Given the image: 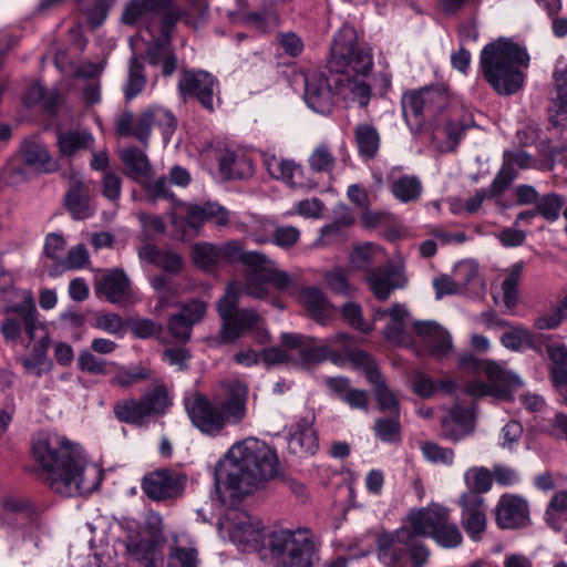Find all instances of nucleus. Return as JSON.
<instances>
[{
	"mask_svg": "<svg viewBox=\"0 0 567 567\" xmlns=\"http://www.w3.org/2000/svg\"><path fill=\"white\" fill-rule=\"evenodd\" d=\"M31 454L50 489L63 497L90 494L101 483V472L87 465L81 446L62 434H37Z\"/></svg>",
	"mask_w": 567,
	"mask_h": 567,
	"instance_id": "nucleus-1",
	"label": "nucleus"
},
{
	"mask_svg": "<svg viewBox=\"0 0 567 567\" xmlns=\"http://www.w3.org/2000/svg\"><path fill=\"white\" fill-rule=\"evenodd\" d=\"M278 456L265 442L234 444L215 470V487L224 505H233L278 474Z\"/></svg>",
	"mask_w": 567,
	"mask_h": 567,
	"instance_id": "nucleus-2",
	"label": "nucleus"
},
{
	"mask_svg": "<svg viewBox=\"0 0 567 567\" xmlns=\"http://www.w3.org/2000/svg\"><path fill=\"white\" fill-rule=\"evenodd\" d=\"M248 384L239 379L219 382L213 399L195 392L184 400L194 426L207 435H218L227 426L240 424L247 416Z\"/></svg>",
	"mask_w": 567,
	"mask_h": 567,
	"instance_id": "nucleus-3",
	"label": "nucleus"
},
{
	"mask_svg": "<svg viewBox=\"0 0 567 567\" xmlns=\"http://www.w3.org/2000/svg\"><path fill=\"white\" fill-rule=\"evenodd\" d=\"M373 66L369 49L357 45V34L351 27L341 28L333 37L328 60L329 72L338 74L334 79L336 93L343 99L367 106L371 99V87L361 79L351 76L350 71L368 75Z\"/></svg>",
	"mask_w": 567,
	"mask_h": 567,
	"instance_id": "nucleus-4",
	"label": "nucleus"
},
{
	"mask_svg": "<svg viewBox=\"0 0 567 567\" xmlns=\"http://www.w3.org/2000/svg\"><path fill=\"white\" fill-rule=\"evenodd\" d=\"M403 117L406 124L415 131L424 127L442 126L453 144H456L468 123L461 122L458 111L451 109L447 89L443 85H430L420 90L405 92L401 97ZM455 145L450 147L454 150Z\"/></svg>",
	"mask_w": 567,
	"mask_h": 567,
	"instance_id": "nucleus-5",
	"label": "nucleus"
},
{
	"mask_svg": "<svg viewBox=\"0 0 567 567\" xmlns=\"http://www.w3.org/2000/svg\"><path fill=\"white\" fill-rule=\"evenodd\" d=\"M220 261L240 262L247 270L244 291L254 298L265 299L270 295L271 285L280 292L295 287V277L279 269L276 261L260 251L245 250L239 240H229L218 246Z\"/></svg>",
	"mask_w": 567,
	"mask_h": 567,
	"instance_id": "nucleus-6",
	"label": "nucleus"
},
{
	"mask_svg": "<svg viewBox=\"0 0 567 567\" xmlns=\"http://www.w3.org/2000/svg\"><path fill=\"white\" fill-rule=\"evenodd\" d=\"M528 62L526 50L506 39L486 44L480 60L484 79L499 95H512L520 90L524 83L520 69Z\"/></svg>",
	"mask_w": 567,
	"mask_h": 567,
	"instance_id": "nucleus-7",
	"label": "nucleus"
},
{
	"mask_svg": "<svg viewBox=\"0 0 567 567\" xmlns=\"http://www.w3.org/2000/svg\"><path fill=\"white\" fill-rule=\"evenodd\" d=\"M284 344L300 349V355L306 363L331 360L337 365L350 362L354 368H361L365 372L378 370L372 358L364 351L353 348L354 337L346 332H338L317 344L316 339L298 333H284Z\"/></svg>",
	"mask_w": 567,
	"mask_h": 567,
	"instance_id": "nucleus-8",
	"label": "nucleus"
},
{
	"mask_svg": "<svg viewBox=\"0 0 567 567\" xmlns=\"http://www.w3.org/2000/svg\"><path fill=\"white\" fill-rule=\"evenodd\" d=\"M422 537L412 526L409 514L400 528L377 535L374 544L378 561L383 567H425L431 550Z\"/></svg>",
	"mask_w": 567,
	"mask_h": 567,
	"instance_id": "nucleus-9",
	"label": "nucleus"
},
{
	"mask_svg": "<svg viewBox=\"0 0 567 567\" xmlns=\"http://www.w3.org/2000/svg\"><path fill=\"white\" fill-rule=\"evenodd\" d=\"M240 295L237 285L230 284L217 303V311L221 318L220 342L231 343L246 332H251L259 343L267 342L269 333L262 317L252 309H238Z\"/></svg>",
	"mask_w": 567,
	"mask_h": 567,
	"instance_id": "nucleus-10",
	"label": "nucleus"
},
{
	"mask_svg": "<svg viewBox=\"0 0 567 567\" xmlns=\"http://www.w3.org/2000/svg\"><path fill=\"white\" fill-rule=\"evenodd\" d=\"M267 547L278 567H312L320 543L308 528L280 529L270 533Z\"/></svg>",
	"mask_w": 567,
	"mask_h": 567,
	"instance_id": "nucleus-11",
	"label": "nucleus"
},
{
	"mask_svg": "<svg viewBox=\"0 0 567 567\" xmlns=\"http://www.w3.org/2000/svg\"><path fill=\"white\" fill-rule=\"evenodd\" d=\"M148 14L163 16L162 35L154 40L146 51L148 62L157 65L162 62L163 55L171 50L169 32L181 19V13L172 7V0H131L125 7L122 20L126 24H134Z\"/></svg>",
	"mask_w": 567,
	"mask_h": 567,
	"instance_id": "nucleus-12",
	"label": "nucleus"
},
{
	"mask_svg": "<svg viewBox=\"0 0 567 567\" xmlns=\"http://www.w3.org/2000/svg\"><path fill=\"white\" fill-rule=\"evenodd\" d=\"M121 525L125 533L123 544L126 555L144 564L145 567H157L159 555L157 545L163 535L162 516L153 511L147 512L144 529L131 519L124 520Z\"/></svg>",
	"mask_w": 567,
	"mask_h": 567,
	"instance_id": "nucleus-13",
	"label": "nucleus"
},
{
	"mask_svg": "<svg viewBox=\"0 0 567 567\" xmlns=\"http://www.w3.org/2000/svg\"><path fill=\"white\" fill-rule=\"evenodd\" d=\"M169 405L172 399L166 384L155 380L140 399L117 401L113 413L120 422L144 425L151 417L163 415Z\"/></svg>",
	"mask_w": 567,
	"mask_h": 567,
	"instance_id": "nucleus-14",
	"label": "nucleus"
},
{
	"mask_svg": "<svg viewBox=\"0 0 567 567\" xmlns=\"http://www.w3.org/2000/svg\"><path fill=\"white\" fill-rule=\"evenodd\" d=\"M462 362L465 367L483 372L488 379V383L483 381L467 382L464 386V392L470 396L483 398L491 395L505 400L511 396L513 390L523 386V381L517 374L503 370L493 361L466 357Z\"/></svg>",
	"mask_w": 567,
	"mask_h": 567,
	"instance_id": "nucleus-15",
	"label": "nucleus"
},
{
	"mask_svg": "<svg viewBox=\"0 0 567 567\" xmlns=\"http://www.w3.org/2000/svg\"><path fill=\"white\" fill-rule=\"evenodd\" d=\"M450 511L440 505L424 507L410 513V522L416 533L431 536L437 545L444 548H455L462 544L458 527L450 523Z\"/></svg>",
	"mask_w": 567,
	"mask_h": 567,
	"instance_id": "nucleus-16",
	"label": "nucleus"
},
{
	"mask_svg": "<svg viewBox=\"0 0 567 567\" xmlns=\"http://www.w3.org/2000/svg\"><path fill=\"white\" fill-rule=\"evenodd\" d=\"M187 477L169 468L156 470L143 478L142 489L154 501H166L182 495Z\"/></svg>",
	"mask_w": 567,
	"mask_h": 567,
	"instance_id": "nucleus-17",
	"label": "nucleus"
},
{
	"mask_svg": "<svg viewBox=\"0 0 567 567\" xmlns=\"http://www.w3.org/2000/svg\"><path fill=\"white\" fill-rule=\"evenodd\" d=\"M217 80L206 71H186L183 73L178 89L184 97L196 99L205 109L213 111L217 97Z\"/></svg>",
	"mask_w": 567,
	"mask_h": 567,
	"instance_id": "nucleus-18",
	"label": "nucleus"
},
{
	"mask_svg": "<svg viewBox=\"0 0 567 567\" xmlns=\"http://www.w3.org/2000/svg\"><path fill=\"white\" fill-rule=\"evenodd\" d=\"M336 78L338 74L331 72L330 76L323 73H309L305 76L303 97L311 110L320 114L331 112L333 95L337 94L336 89H332Z\"/></svg>",
	"mask_w": 567,
	"mask_h": 567,
	"instance_id": "nucleus-19",
	"label": "nucleus"
},
{
	"mask_svg": "<svg viewBox=\"0 0 567 567\" xmlns=\"http://www.w3.org/2000/svg\"><path fill=\"white\" fill-rule=\"evenodd\" d=\"M495 520L502 529L527 527L530 524L528 501L515 494L502 495L495 507Z\"/></svg>",
	"mask_w": 567,
	"mask_h": 567,
	"instance_id": "nucleus-20",
	"label": "nucleus"
},
{
	"mask_svg": "<svg viewBox=\"0 0 567 567\" xmlns=\"http://www.w3.org/2000/svg\"><path fill=\"white\" fill-rule=\"evenodd\" d=\"M461 524L467 536L476 542L486 530L485 498L474 493H462L458 498Z\"/></svg>",
	"mask_w": 567,
	"mask_h": 567,
	"instance_id": "nucleus-21",
	"label": "nucleus"
},
{
	"mask_svg": "<svg viewBox=\"0 0 567 567\" xmlns=\"http://www.w3.org/2000/svg\"><path fill=\"white\" fill-rule=\"evenodd\" d=\"M365 281L373 296L379 300H386L395 289L406 285V277L402 264H386L384 267L372 269L365 277Z\"/></svg>",
	"mask_w": 567,
	"mask_h": 567,
	"instance_id": "nucleus-22",
	"label": "nucleus"
},
{
	"mask_svg": "<svg viewBox=\"0 0 567 567\" xmlns=\"http://www.w3.org/2000/svg\"><path fill=\"white\" fill-rule=\"evenodd\" d=\"M230 528L229 537L233 543L244 547V549H255L258 547L262 535V523L256 517L250 516L245 511H234L229 515Z\"/></svg>",
	"mask_w": 567,
	"mask_h": 567,
	"instance_id": "nucleus-23",
	"label": "nucleus"
},
{
	"mask_svg": "<svg viewBox=\"0 0 567 567\" xmlns=\"http://www.w3.org/2000/svg\"><path fill=\"white\" fill-rule=\"evenodd\" d=\"M413 329L425 350L435 358L447 355L453 349L452 336L435 321H416Z\"/></svg>",
	"mask_w": 567,
	"mask_h": 567,
	"instance_id": "nucleus-24",
	"label": "nucleus"
},
{
	"mask_svg": "<svg viewBox=\"0 0 567 567\" xmlns=\"http://www.w3.org/2000/svg\"><path fill=\"white\" fill-rule=\"evenodd\" d=\"M475 430V415L472 408L458 403L452 405L450 415L441 420L442 437L457 443Z\"/></svg>",
	"mask_w": 567,
	"mask_h": 567,
	"instance_id": "nucleus-25",
	"label": "nucleus"
},
{
	"mask_svg": "<svg viewBox=\"0 0 567 567\" xmlns=\"http://www.w3.org/2000/svg\"><path fill=\"white\" fill-rule=\"evenodd\" d=\"M94 291L99 298L122 305L130 298V279L123 270L113 269L95 279Z\"/></svg>",
	"mask_w": 567,
	"mask_h": 567,
	"instance_id": "nucleus-26",
	"label": "nucleus"
},
{
	"mask_svg": "<svg viewBox=\"0 0 567 567\" xmlns=\"http://www.w3.org/2000/svg\"><path fill=\"white\" fill-rule=\"evenodd\" d=\"M185 218L183 221L190 230L197 233L200 226L206 221H213L216 226H226L229 221L228 212L216 203H206L204 205L183 204Z\"/></svg>",
	"mask_w": 567,
	"mask_h": 567,
	"instance_id": "nucleus-27",
	"label": "nucleus"
},
{
	"mask_svg": "<svg viewBox=\"0 0 567 567\" xmlns=\"http://www.w3.org/2000/svg\"><path fill=\"white\" fill-rule=\"evenodd\" d=\"M64 205L73 219L82 220L91 217L94 214V208L91 203L89 185L80 178H72L64 197Z\"/></svg>",
	"mask_w": 567,
	"mask_h": 567,
	"instance_id": "nucleus-28",
	"label": "nucleus"
},
{
	"mask_svg": "<svg viewBox=\"0 0 567 567\" xmlns=\"http://www.w3.org/2000/svg\"><path fill=\"white\" fill-rule=\"evenodd\" d=\"M152 127L148 107L136 117L131 112H123L116 120V131L120 135H132L144 145L150 141Z\"/></svg>",
	"mask_w": 567,
	"mask_h": 567,
	"instance_id": "nucleus-29",
	"label": "nucleus"
},
{
	"mask_svg": "<svg viewBox=\"0 0 567 567\" xmlns=\"http://www.w3.org/2000/svg\"><path fill=\"white\" fill-rule=\"evenodd\" d=\"M390 317V322L384 330L385 339L393 344L408 346L410 336L406 331L408 310L402 305H393L389 310H378L374 318Z\"/></svg>",
	"mask_w": 567,
	"mask_h": 567,
	"instance_id": "nucleus-30",
	"label": "nucleus"
},
{
	"mask_svg": "<svg viewBox=\"0 0 567 567\" xmlns=\"http://www.w3.org/2000/svg\"><path fill=\"white\" fill-rule=\"evenodd\" d=\"M300 300L309 315L321 324H324L334 313V307L322 289L310 286L300 291Z\"/></svg>",
	"mask_w": 567,
	"mask_h": 567,
	"instance_id": "nucleus-31",
	"label": "nucleus"
},
{
	"mask_svg": "<svg viewBox=\"0 0 567 567\" xmlns=\"http://www.w3.org/2000/svg\"><path fill=\"white\" fill-rule=\"evenodd\" d=\"M288 445L290 452L300 457L313 455L319 449V442L312 424L306 421L299 422Z\"/></svg>",
	"mask_w": 567,
	"mask_h": 567,
	"instance_id": "nucleus-32",
	"label": "nucleus"
},
{
	"mask_svg": "<svg viewBox=\"0 0 567 567\" xmlns=\"http://www.w3.org/2000/svg\"><path fill=\"white\" fill-rule=\"evenodd\" d=\"M388 181L391 193L401 203L414 202L421 196L422 184L414 175H396V168H393Z\"/></svg>",
	"mask_w": 567,
	"mask_h": 567,
	"instance_id": "nucleus-33",
	"label": "nucleus"
},
{
	"mask_svg": "<svg viewBox=\"0 0 567 567\" xmlns=\"http://www.w3.org/2000/svg\"><path fill=\"white\" fill-rule=\"evenodd\" d=\"M221 175L228 179H241L252 175L250 158L244 153L226 151L218 159Z\"/></svg>",
	"mask_w": 567,
	"mask_h": 567,
	"instance_id": "nucleus-34",
	"label": "nucleus"
},
{
	"mask_svg": "<svg viewBox=\"0 0 567 567\" xmlns=\"http://www.w3.org/2000/svg\"><path fill=\"white\" fill-rule=\"evenodd\" d=\"M113 377L110 380V384L113 386H120L122 389H128L135 383L148 380L152 375V371L148 367L143 364H117L111 362Z\"/></svg>",
	"mask_w": 567,
	"mask_h": 567,
	"instance_id": "nucleus-35",
	"label": "nucleus"
},
{
	"mask_svg": "<svg viewBox=\"0 0 567 567\" xmlns=\"http://www.w3.org/2000/svg\"><path fill=\"white\" fill-rule=\"evenodd\" d=\"M23 162L39 172L50 173L56 168L48 147L37 141L28 140L21 146Z\"/></svg>",
	"mask_w": 567,
	"mask_h": 567,
	"instance_id": "nucleus-36",
	"label": "nucleus"
},
{
	"mask_svg": "<svg viewBox=\"0 0 567 567\" xmlns=\"http://www.w3.org/2000/svg\"><path fill=\"white\" fill-rule=\"evenodd\" d=\"M353 136L361 157L372 159L377 156L381 137L375 126L369 123H359L353 130Z\"/></svg>",
	"mask_w": 567,
	"mask_h": 567,
	"instance_id": "nucleus-37",
	"label": "nucleus"
},
{
	"mask_svg": "<svg viewBox=\"0 0 567 567\" xmlns=\"http://www.w3.org/2000/svg\"><path fill=\"white\" fill-rule=\"evenodd\" d=\"M122 163L125 167V174L134 179L142 181L151 172V163L147 155L135 146H130L120 152Z\"/></svg>",
	"mask_w": 567,
	"mask_h": 567,
	"instance_id": "nucleus-38",
	"label": "nucleus"
},
{
	"mask_svg": "<svg viewBox=\"0 0 567 567\" xmlns=\"http://www.w3.org/2000/svg\"><path fill=\"white\" fill-rule=\"evenodd\" d=\"M4 312L21 318L29 338L33 339L35 337V331L41 327V323L38 320L35 303L30 292L24 293L23 301L7 306Z\"/></svg>",
	"mask_w": 567,
	"mask_h": 567,
	"instance_id": "nucleus-39",
	"label": "nucleus"
},
{
	"mask_svg": "<svg viewBox=\"0 0 567 567\" xmlns=\"http://www.w3.org/2000/svg\"><path fill=\"white\" fill-rule=\"evenodd\" d=\"M524 262L518 261L504 270V279L501 284L503 305L507 312L513 313L518 299V285L523 275Z\"/></svg>",
	"mask_w": 567,
	"mask_h": 567,
	"instance_id": "nucleus-40",
	"label": "nucleus"
},
{
	"mask_svg": "<svg viewBox=\"0 0 567 567\" xmlns=\"http://www.w3.org/2000/svg\"><path fill=\"white\" fill-rule=\"evenodd\" d=\"M368 381L373 386L375 400L382 411H389L391 414H400V404L394 392L388 388L379 370L368 372Z\"/></svg>",
	"mask_w": 567,
	"mask_h": 567,
	"instance_id": "nucleus-41",
	"label": "nucleus"
},
{
	"mask_svg": "<svg viewBox=\"0 0 567 567\" xmlns=\"http://www.w3.org/2000/svg\"><path fill=\"white\" fill-rule=\"evenodd\" d=\"M555 95L551 97V112L549 121L554 126L560 125L558 116L567 114V65L561 70H555L554 74Z\"/></svg>",
	"mask_w": 567,
	"mask_h": 567,
	"instance_id": "nucleus-42",
	"label": "nucleus"
},
{
	"mask_svg": "<svg viewBox=\"0 0 567 567\" xmlns=\"http://www.w3.org/2000/svg\"><path fill=\"white\" fill-rule=\"evenodd\" d=\"M544 519L554 532L563 529L564 523L567 522V489L554 493L545 509Z\"/></svg>",
	"mask_w": 567,
	"mask_h": 567,
	"instance_id": "nucleus-43",
	"label": "nucleus"
},
{
	"mask_svg": "<svg viewBox=\"0 0 567 567\" xmlns=\"http://www.w3.org/2000/svg\"><path fill=\"white\" fill-rule=\"evenodd\" d=\"M323 280L331 292L337 296L351 298L358 292V288L349 280L348 271L341 267L324 271Z\"/></svg>",
	"mask_w": 567,
	"mask_h": 567,
	"instance_id": "nucleus-44",
	"label": "nucleus"
},
{
	"mask_svg": "<svg viewBox=\"0 0 567 567\" xmlns=\"http://www.w3.org/2000/svg\"><path fill=\"white\" fill-rule=\"evenodd\" d=\"M192 259L198 268L207 272L221 264L218 246L206 241L192 247Z\"/></svg>",
	"mask_w": 567,
	"mask_h": 567,
	"instance_id": "nucleus-45",
	"label": "nucleus"
},
{
	"mask_svg": "<svg viewBox=\"0 0 567 567\" xmlns=\"http://www.w3.org/2000/svg\"><path fill=\"white\" fill-rule=\"evenodd\" d=\"M264 164L274 178L290 185L296 184L293 178L296 173L300 171V167L295 162L277 157L276 155H266Z\"/></svg>",
	"mask_w": 567,
	"mask_h": 567,
	"instance_id": "nucleus-46",
	"label": "nucleus"
},
{
	"mask_svg": "<svg viewBox=\"0 0 567 567\" xmlns=\"http://www.w3.org/2000/svg\"><path fill=\"white\" fill-rule=\"evenodd\" d=\"M92 143V135L84 131H69L58 135L60 152L64 156H70L80 150H85L90 147Z\"/></svg>",
	"mask_w": 567,
	"mask_h": 567,
	"instance_id": "nucleus-47",
	"label": "nucleus"
},
{
	"mask_svg": "<svg viewBox=\"0 0 567 567\" xmlns=\"http://www.w3.org/2000/svg\"><path fill=\"white\" fill-rule=\"evenodd\" d=\"M383 250L378 245L367 243L357 246L350 255V261L354 269L367 270L373 264L380 261Z\"/></svg>",
	"mask_w": 567,
	"mask_h": 567,
	"instance_id": "nucleus-48",
	"label": "nucleus"
},
{
	"mask_svg": "<svg viewBox=\"0 0 567 567\" xmlns=\"http://www.w3.org/2000/svg\"><path fill=\"white\" fill-rule=\"evenodd\" d=\"M25 373L34 377H42L51 371L53 362L47 354L45 347H34L29 357L21 359Z\"/></svg>",
	"mask_w": 567,
	"mask_h": 567,
	"instance_id": "nucleus-49",
	"label": "nucleus"
},
{
	"mask_svg": "<svg viewBox=\"0 0 567 567\" xmlns=\"http://www.w3.org/2000/svg\"><path fill=\"white\" fill-rule=\"evenodd\" d=\"M567 204V198L557 193H547L540 195L537 202V210L546 221L554 223L559 219L563 208Z\"/></svg>",
	"mask_w": 567,
	"mask_h": 567,
	"instance_id": "nucleus-50",
	"label": "nucleus"
},
{
	"mask_svg": "<svg viewBox=\"0 0 567 567\" xmlns=\"http://www.w3.org/2000/svg\"><path fill=\"white\" fill-rule=\"evenodd\" d=\"M464 480L467 486L465 493H474L477 496L488 492L493 484L491 471L483 466L468 468L464 474Z\"/></svg>",
	"mask_w": 567,
	"mask_h": 567,
	"instance_id": "nucleus-51",
	"label": "nucleus"
},
{
	"mask_svg": "<svg viewBox=\"0 0 567 567\" xmlns=\"http://www.w3.org/2000/svg\"><path fill=\"white\" fill-rule=\"evenodd\" d=\"M59 102L60 94L56 91H47L38 82L30 85L24 97V103L28 106L41 105L48 111L55 110V107L59 105Z\"/></svg>",
	"mask_w": 567,
	"mask_h": 567,
	"instance_id": "nucleus-52",
	"label": "nucleus"
},
{
	"mask_svg": "<svg viewBox=\"0 0 567 567\" xmlns=\"http://www.w3.org/2000/svg\"><path fill=\"white\" fill-rule=\"evenodd\" d=\"M153 126H157L162 133L163 141L167 144L177 126V120L174 114L158 105L148 107Z\"/></svg>",
	"mask_w": 567,
	"mask_h": 567,
	"instance_id": "nucleus-53",
	"label": "nucleus"
},
{
	"mask_svg": "<svg viewBox=\"0 0 567 567\" xmlns=\"http://www.w3.org/2000/svg\"><path fill=\"white\" fill-rule=\"evenodd\" d=\"M146 79L144 75V66L138 59L133 55L128 64V78L124 87L126 100L137 96L145 87Z\"/></svg>",
	"mask_w": 567,
	"mask_h": 567,
	"instance_id": "nucleus-54",
	"label": "nucleus"
},
{
	"mask_svg": "<svg viewBox=\"0 0 567 567\" xmlns=\"http://www.w3.org/2000/svg\"><path fill=\"white\" fill-rule=\"evenodd\" d=\"M375 436L384 443H396L401 440L400 414L390 417H380L373 427Z\"/></svg>",
	"mask_w": 567,
	"mask_h": 567,
	"instance_id": "nucleus-55",
	"label": "nucleus"
},
{
	"mask_svg": "<svg viewBox=\"0 0 567 567\" xmlns=\"http://www.w3.org/2000/svg\"><path fill=\"white\" fill-rule=\"evenodd\" d=\"M501 342L506 349L520 351L525 347L534 348V336L528 329L515 326L502 334Z\"/></svg>",
	"mask_w": 567,
	"mask_h": 567,
	"instance_id": "nucleus-56",
	"label": "nucleus"
},
{
	"mask_svg": "<svg viewBox=\"0 0 567 567\" xmlns=\"http://www.w3.org/2000/svg\"><path fill=\"white\" fill-rule=\"evenodd\" d=\"M336 162L332 151L326 144L318 145L308 158L310 169L316 173H331Z\"/></svg>",
	"mask_w": 567,
	"mask_h": 567,
	"instance_id": "nucleus-57",
	"label": "nucleus"
},
{
	"mask_svg": "<svg viewBox=\"0 0 567 567\" xmlns=\"http://www.w3.org/2000/svg\"><path fill=\"white\" fill-rule=\"evenodd\" d=\"M342 320L353 329L369 333L372 331V324L367 322L363 318L362 307L354 301H348L340 307Z\"/></svg>",
	"mask_w": 567,
	"mask_h": 567,
	"instance_id": "nucleus-58",
	"label": "nucleus"
},
{
	"mask_svg": "<svg viewBox=\"0 0 567 567\" xmlns=\"http://www.w3.org/2000/svg\"><path fill=\"white\" fill-rule=\"evenodd\" d=\"M78 368L82 372L94 375H106L111 373V362L94 355L90 350H82L78 357Z\"/></svg>",
	"mask_w": 567,
	"mask_h": 567,
	"instance_id": "nucleus-59",
	"label": "nucleus"
},
{
	"mask_svg": "<svg viewBox=\"0 0 567 567\" xmlns=\"http://www.w3.org/2000/svg\"><path fill=\"white\" fill-rule=\"evenodd\" d=\"M167 567H198V553L194 547L174 546L168 553Z\"/></svg>",
	"mask_w": 567,
	"mask_h": 567,
	"instance_id": "nucleus-60",
	"label": "nucleus"
},
{
	"mask_svg": "<svg viewBox=\"0 0 567 567\" xmlns=\"http://www.w3.org/2000/svg\"><path fill=\"white\" fill-rule=\"evenodd\" d=\"M282 337H284V334L281 336V338ZM281 343H284L282 340H281ZM282 347L285 349H281L279 347H271V348L264 349L261 351L260 355H261V359L265 362V364L272 365V364L282 363V362L289 360L290 358H292L293 355H298L300 358V360L303 363H306L300 355V349L286 347L285 344H282Z\"/></svg>",
	"mask_w": 567,
	"mask_h": 567,
	"instance_id": "nucleus-61",
	"label": "nucleus"
},
{
	"mask_svg": "<svg viewBox=\"0 0 567 567\" xmlns=\"http://www.w3.org/2000/svg\"><path fill=\"white\" fill-rule=\"evenodd\" d=\"M421 451L429 462L444 465L453 464L454 452L449 447H442L434 442H424Z\"/></svg>",
	"mask_w": 567,
	"mask_h": 567,
	"instance_id": "nucleus-62",
	"label": "nucleus"
},
{
	"mask_svg": "<svg viewBox=\"0 0 567 567\" xmlns=\"http://www.w3.org/2000/svg\"><path fill=\"white\" fill-rule=\"evenodd\" d=\"M167 327L169 333L176 340L187 342L190 339L193 324L189 323L185 315L176 313L172 316Z\"/></svg>",
	"mask_w": 567,
	"mask_h": 567,
	"instance_id": "nucleus-63",
	"label": "nucleus"
},
{
	"mask_svg": "<svg viewBox=\"0 0 567 567\" xmlns=\"http://www.w3.org/2000/svg\"><path fill=\"white\" fill-rule=\"evenodd\" d=\"M515 177H516L515 168L503 164V167L495 176L489 188H487V190L489 193V197H493V196L504 193L509 187V185L515 179Z\"/></svg>",
	"mask_w": 567,
	"mask_h": 567,
	"instance_id": "nucleus-64",
	"label": "nucleus"
}]
</instances>
